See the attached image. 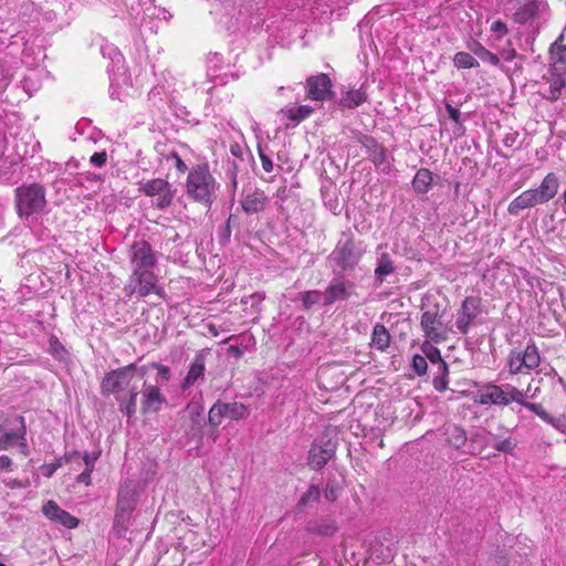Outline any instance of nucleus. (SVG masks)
Returning a JSON list of instances; mask_svg holds the SVG:
<instances>
[{"instance_id":"nucleus-12","label":"nucleus","mask_w":566,"mask_h":566,"mask_svg":"<svg viewBox=\"0 0 566 566\" xmlns=\"http://www.w3.org/2000/svg\"><path fill=\"white\" fill-rule=\"evenodd\" d=\"M306 98L316 102L329 101L335 96L333 83L326 73L311 75L306 78Z\"/></svg>"},{"instance_id":"nucleus-10","label":"nucleus","mask_w":566,"mask_h":566,"mask_svg":"<svg viewBox=\"0 0 566 566\" xmlns=\"http://www.w3.org/2000/svg\"><path fill=\"white\" fill-rule=\"evenodd\" d=\"M363 256V251L357 247L354 238L338 244L332 253L333 261L343 270L354 269Z\"/></svg>"},{"instance_id":"nucleus-48","label":"nucleus","mask_w":566,"mask_h":566,"mask_svg":"<svg viewBox=\"0 0 566 566\" xmlns=\"http://www.w3.org/2000/svg\"><path fill=\"white\" fill-rule=\"evenodd\" d=\"M151 366H153V368H155L157 370L158 376L164 381H168L170 379V369H169V367H167L165 365H161V364H158V363H154Z\"/></svg>"},{"instance_id":"nucleus-54","label":"nucleus","mask_w":566,"mask_h":566,"mask_svg":"<svg viewBox=\"0 0 566 566\" xmlns=\"http://www.w3.org/2000/svg\"><path fill=\"white\" fill-rule=\"evenodd\" d=\"M513 447V443L509 439L502 440L495 444V449L503 452L512 451Z\"/></svg>"},{"instance_id":"nucleus-11","label":"nucleus","mask_w":566,"mask_h":566,"mask_svg":"<svg viewBox=\"0 0 566 566\" xmlns=\"http://www.w3.org/2000/svg\"><path fill=\"white\" fill-rule=\"evenodd\" d=\"M130 263L133 270L153 271L157 263L151 245L146 240L135 241L129 249Z\"/></svg>"},{"instance_id":"nucleus-62","label":"nucleus","mask_w":566,"mask_h":566,"mask_svg":"<svg viewBox=\"0 0 566 566\" xmlns=\"http://www.w3.org/2000/svg\"><path fill=\"white\" fill-rule=\"evenodd\" d=\"M563 199H564V203H565V206H566V190H565V191H564V193H563Z\"/></svg>"},{"instance_id":"nucleus-14","label":"nucleus","mask_w":566,"mask_h":566,"mask_svg":"<svg viewBox=\"0 0 566 566\" xmlns=\"http://www.w3.org/2000/svg\"><path fill=\"white\" fill-rule=\"evenodd\" d=\"M482 300L480 297L467 296L462 303L458 314L455 325L463 335L468 334L471 324L482 313Z\"/></svg>"},{"instance_id":"nucleus-38","label":"nucleus","mask_w":566,"mask_h":566,"mask_svg":"<svg viewBox=\"0 0 566 566\" xmlns=\"http://www.w3.org/2000/svg\"><path fill=\"white\" fill-rule=\"evenodd\" d=\"M506 389L507 390H505V396L507 399V405L511 402H517L524 407V403H526V401H524V392L511 385H506Z\"/></svg>"},{"instance_id":"nucleus-24","label":"nucleus","mask_w":566,"mask_h":566,"mask_svg":"<svg viewBox=\"0 0 566 566\" xmlns=\"http://www.w3.org/2000/svg\"><path fill=\"white\" fill-rule=\"evenodd\" d=\"M391 342V336L389 334V331L382 324H376L373 329L371 335V347L385 352L389 346Z\"/></svg>"},{"instance_id":"nucleus-22","label":"nucleus","mask_w":566,"mask_h":566,"mask_svg":"<svg viewBox=\"0 0 566 566\" xmlns=\"http://www.w3.org/2000/svg\"><path fill=\"white\" fill-rule=\"evenodd\" d=\"M206 369V359L202 353L196 355L186 377L181 382V389L190 388L203 375Z\"/></svg>"},{"instance_id":"nucleus-40","label":"nucleus","mask_w":566,"mask_h":566,"mask_svg":"<svg viewBox=\"0 0 566 566\" xmlns=\"http://www.w3.org/2000/svg\"><path fill=\"white\" fill-rule=\"evenodd\" d=\"M412 369L418 376L426 375L427 369H428L427 359L422 355H419V354L413 355Z\"/></svg>"},{"instance_id":"nucleus-17","label":"nucleus","mask_w":566,"mask_h":566,"mask_svg":"<svg viewBox=\"0 0 566 566\" xmlns=\"http://www.w3.org/2000/svg\"><path fill=\"white\" fill-rule=\"evenodd\" d=\"M240 203L247 214H255L266 208L269 197L262 189L254 188L243 195Z\"/></svg>"},{"instance_id":"nucleus-45","label":"nucleus","mask_w":566,"mask_h":566,"mask_svg":"<svg viewBox=\"0 0 566 566\" xmlns=\"http://www.w3.org/2000/svg\"><path fill=\"white\" fill-rule=\"evenodd\" d=\"M106 160L107 155L105 151L94 153L90 158V163L96 167H103L106 164Z\"/></svg>"},{"instance_id":"nucleus-35","label":"nucleus","mask_w":566,"mask_h":566,"mask_svg":"<svg viewBox=\"0 0 566 566\" xmlns=\"http://www.w3.org/2000/svg\"><path fill=\"white\" fill-rule=\"evenodd\" d=\"M321 497V490L317 485H310L307 491L301 496L298 500L297 506L304 507L308 505L310 503L317 502Z\"/></svg>"},{"instance_id":"nucleus-36","label":"nucleus","mask_w":566,"mask_h":566,"mask_svg":"<svg viewBox=\"0 0 566 566\" xmlns=\"http://www.w3.org/2000/svg\"><path fill=\"white\" fill-rule=\"evenodd\" d=\"M565 87V81L560 77L554 78L549 83L548 92L544 95L545 98L555 102L562 95V90Z\"/></svg>"},{"instance_id":"nucleus-60","label":"nucleus","mask_w":566,"mask_h":566,"mask_svg":"<svg viewBox=\"0 0 566 566\" xmlns=\"http://www.w3.org/2000/svg\"><path fill=\"white\" fill-rule=\"evenodd\" d=\"M229 350L233 353L237 357L242 356V350L238 346H230Z\"/></svg>"},{"instance_id":"nucleus-43","label":"nucleus","mask_w":566,"mask_h":566,"mask_svg":"<svg viewBox=\"0 0 566 566\" xmlns=\"http://www.w3.org/2000/svg\"><path fill=\"white\" fill-rule=\"evenodd\" d=\"M318 296H319L318 291H306V292L302 293L301 300L303 302L304 307L306 310L311 308L312 305L317 303Z\"/></svg>"},{"instance_id":"nucleus-56","label":"nucleus","mask_w":566,"mask_h":566,"mask_svg":"<svg viewBox=\"0 0 566 566\" xmlns=\"http://www.w3.org/2000/svg\"><path fill=\"white\" fill-rule=\"evenodd\" d=\"M61 461L62 460H57L55 463L49 465L46 474L48 476H51L62 465Z\"/></svg>"},{"instance_id":"nucleus-25","label":"nucleus","mask_w":566,"mask_h":566,"mask_svg":"<svg viewBox=\"0 0 566 566\" xmlns=\"http://www.w3.org/2000/svg\"><path fill=\"white\" fill-rule=\"evenodd\" d=\"M432 182V172L427 168H421L416 172V176L413 177L412 188L417 193L424 195L431 189Z\"/></svg>"},{"instance_id":"nucleus-63","label":"nucleus","mask_w":566,"mask_h":566,"mask_svg":"<svg viewBox=\"0 0 566 566\" xmlns=\"http://www.w3.org/2000/svg\"><path fill=\"white\" fill-rule=\"evenodd\" d=\"M0 566H7V565H6V564H3V563H0Z\"/></svg>"},{"instance_id":"nucleus-52","label":"nucleus","mask_w":566,"mask_h":566,"mask_svg":"<svg viewBox=\"0 0 566 566\" xmlns=\"http://www.w3.org/2000/svg\"><path fill=\"white\" fill-rule=\"evenodd\" d=\"M446 109L450 116V118L457 123V124H460V117H461V113L458 108H455L454 106H452L451 104H447L446 105Z\"/></svg>"},{"instance_id":"nucleus-61","label":"nucleus","mask_w":566,"mask_h":566,"mask_svg":"<svg viewBox=\"0 0 566 566\" xmlns=\"http://www.w3.org/2000/svg\"><path fill=\"white\" fill-rule=\"evenodd\" d=\"M515 54H516V53H515V50H512V51L509 53V55L505 57V60H507V61L513 60V59L515 57Z\"/></svg>"},{"instance_id":"nucleus-49","label":"nucleus","mask_w":566,"mask_h":566,"mask_svg":"<svg viewBox=\"0 0 566 566\" xmlns=\"http://www.w3.org/2000/svg\"><path fill=\"white\" fill-rule=\"evenodd\" d=\"M93 471L94 470H92V469L85 468L84 471L76 476V481L78 483L85 484L86 486L91 485L92 484L91 475H92Z\"/></svg>"},{"instance_id":"nucleus-53","label":"nucleus","mask_w":566,"mask_h":566,"mask_svg":"<svg viewBox=\"0 0 566 566\" xmlns=\"http://www.w3.org/2000/svg\"><path fill=\"white\" fill-rule=\"evenodd\" d=\"M337 531V526L334 522H329L325 525H322L318 530L319 533L324 534V535H334Z\"/></svg>"},{"instance_id":"nucleus-59","label":"nucleus","mask_w":566,"mask_h":566,"mask_svg":"<svg viewBox=\"0 0 566 566\" xmlns=\"http://www.w3.org/2000/svg\"><path fill=\"white\" fill-rule=\"evenodd\" d=\"M207 328L212 336L217 337L219 335L217 326L214 324H208Z\"/></svg>"},{"instance_id":"nucleus-37","label":"nucleus","mask_w":566,"mask_h":566,"mask_svg":"<svg viewBox=\"0 0 566 566\" xmlns=\"http://www.w3.org/2000/svg\"><path fill=\"white\" fill-rule=\"evenodd\" d=\"M394 271L395 268L388 254H382L375 270L376 275L382 279L384 276L391 274Z\"/></svg>"},{"instance_id":"nucleus-32","label":"nucleus","mask_w":566,"mask_h":566,"mask_svg":"<svg viewBox=\"0 0 566 566\" xmlns=\"http://www.w3.org/2000/svg\"><path fill=\"white\" fill-rule=\"evenodd\" d=\"M130 524H132V514L130 513L115 512L113 531L117 537H125Z\"/></svg>"},{"instance_id":"nucleus-27","label":"nucleus","mask_w":566,"mask_h":566,"mask_svg":"<svg viewBox=\"0 0 566 566\" xmlns=\"http://www.w3.org/2000/svg\"><path fill=\"white\" fill-rule=\"evenodd\" d=\"M281 113L291 122L298 124L311 116L314 113V109L310 105H301L285 107L281 111Z\"/></svg>"},{"instance_id":"nucleus-21","label":"nucleus","mask_w":566,"mask_h":566,"mask_svg":"<svg viewBox=\"0 0 566 566\" xmlns=\"http://www.w3.org/2000/svg\"><path fill=\"white\" fill-rule=\"evenodd\" d=\"M368 99L367 91L361 85L359 88H349L342 93L338 105L344 109H355Z\"/></svg>"},{"instance_id":"nucleus-47","label":"nucleus","mask_w":566,"mask_h":566,"mask_svg":"<svg viewBox=\"0 0 566 566\" xmlns=\"http://www.w3.org/2000/svg\"><path fill=\"white\" fill-rule=\"evenodd\" d=\"M491 31L499 33L500 38L506 35L509 33V29H507L506 24L501 20H496L491 24Z\"/></svg>"},{"instance_id":"nucleus-2","label":"nucleus","mask_w":566,"mask_h":566,"mask_svg":"<svg viewBox=\"0 0 566 566\" xmlns=\"http://www.w3.org/2000/svg\"><path fill=\"white\" fill-rule=\"evenodd\" d=\"M218 182L207 163L193 165L186 178V193L195 202L206 207L216 199Z\"/></svg>"},{"instance_id":"nucleus-8","label":"nucleus","mask_w":566,"mask_h":566,"mask_svg":"<svg viewBox=\"0 0 566 566\" xmlns=\"http://www.w3.org/2000/svg\"><path fill=\"white\" fill-rule=\"evenodd\" d=\"M130 282L132 284L124 289L128 297L135 292H137L140 297H146L150 294L164 297V293L157 284V276L154 271L138 272V270H133Z\"/></svg>"},{"instance_id":"nucleus-26","label":"nucleus","mask_w":566,"mask_h":566,"mask_svg":"<svg viewBox=\"0 0 566 566\" xmlns=\"http://www.w3.org/2000/svg\"><path fill=\"white\" fill-rule=\"evenodd\" d=\"M420 349L421 352L423 353V355L426 356L424 358H428L432 364H440V369L444 373V374H448V365L447 363L442 359L441 357V353L439 350V348H437L436 346H433L432 342L431 340H428L426 339L421 346H420Z\"/></svg>"},{"instance_id":"nucleus-19","label":"nucleus","mask_w":566,"mask_h":566,"mask_svg":"<svg viewBox=\"0 0 566 566\" xmlns=\"http://www.w3.org/2000/svg\"><path fill=\"white\" fill-rule=\"evenodd\" d=\"M359 142L376 167H380L387 161L386 149L374 137L363 135Z\"/></svg>"},{"instance_id":"nucleus-29","label":"nucleus","mask_w":566,"mask_h":566,"mask_svg":"<svg viewBox=\"0 0 566 566\" xmlns=\"http://www.w3.org/2000/svg\"><path fill=\"white\" fill-rule=\"evenodd\" d=\"M526 368L528 373L541 365V354L534 340H530L523 349Z\"/></svg>"},{"instance_id":"nucleus-42","label":"nucleus","mask_w":566,"mask_h":566,"mask_svg":"<svg viewBox=\"0 0 566 566\" xmlns=\"http://www.w3.org/2000/svg\"><path fill=\"white\" fill-rule=\"evenodd\" d=\"M339 493L340 486L337 483L331 481L327 482L324 491V496L327 501L335 502L338 499Z\"/></svg>"},{"instance_id":"nucleus-16","label":"nucleus","mask_w":566,"mask_h":566,"mask_svg":"<svg viewBox=\"0 0 566 566\" xmlns=\"http://www.w3.org/2000/svg\"><path fill=\"white\" fill-rule=\"evenodd\" d=\"M42 512L49 520L63 525L69 530L76 528L78 526V518L61 509L57 503L53 500L48 501L42 506Z\"/></svg>"},{"instance_id":"nucleus-33","label":"nucleus","mask_w":566,"mask_h":566,"mask_svg":"<svg viewBox=\"0 0 566 566\" xmlns=\"http://www.w3.org/2000/svg\"><path fill=\"white\" fill-rule=\"evenodd\" d=\"M453 64L457 69H474L479 67V61L468 52L460 51L453 56Z\"/></svg>"},{"instance_id":"nucleus-28","label":"nucleus","mask_w":566,"mask_h":566,"mask_svg":"<svg viewBox=\"0 0 566 566\" xmlns=\"http://www.w3.org/2000/svg\"><path fill=\"white\" fill-rule=\"evenodd\" d=\"M507 366L512 375L528 373L523 350H511L507 357Z\"/></svg>"},{"instance_id":"nucleus-3","label":"nucleus","mask_w":566,"mask_h":566,"mask_svg":"<svg viewBox=\"0 0 566 566\" xmlns=\"http://www.w3.org/2000/svg\"><path fill=\"white\" fill-rule=\"evenodd\" d=\"M559 186L560 181L557 175L548 172L537 188L523 191L510 202L509 213L517 216L522 210L551 201L558 193Z\"/></svg>"},{"instance_id":"nucleus-15","label":"nucleus","mask_w":566,"mask_h":566,"mask_svg":"<svg viewBox=\"0 0 566 566\" xmlns=\"http://www.w3.org/2000/svg\"><path fill=\"white\" fill-rule=\"evenodd\" d=\"M165 400V396L157 385H145L142 390L140 412L143 415L158 412Z\"/></svg>"},{"instance_id":"nucleus-7","label":"nucleus","mask_w":566,"mask_h":566,"mask_svg":"<svg viewBox=\"0 0 566 566\" xmlns=\"http://www.w3.org/2000/svg\"><path fill=\"white\" fill-rule=\"evenodd\" d=\"M421 329L428 340L441 344L448 340L451 328L443 322V315L439 310H428L421 314Z\"/></svg>"},{"instance_id":"nucleus-41","label":"nucleus","mask_w":566,"mask_h":566,"mask_svg":"<svg viewBox=\"0 0 566 566\" xmlns=\"http://www.w3.org/2000/svg\"><path fill=\"white\" fill-rule=\"evenodd\" d=\"M448 440L453 447L459 449L467 441L465 432L460 428H454Z\"/></svg>"},{"instance_id":"nucleus-31","label":"nucleus","mask_w":566,"mask_h":566,"mask_svg":"<svg viewBox=\"0 0 566 566\" xmlns=\"http://www.w3.org/2000/svg\"><path fill=\"white\" fill-rule=\"evenodd\" d=\"M135 510V499L128 490H119L115 512L130 513Z\"/></svg>"},{"instance_id":"nucleus-4","label":"nucleus","mask_w":566,"mask_h":566,"mask_svg":"<svg viewBox=\"0 0 566 566\" xmlns=\"http://www.w3.org/2000/svg\"><path fill=\"white\" fill-rule=\"evenodd\" d=\"M14 197L17 212L21 218L41 212L46 206L45 189L36 182L18 187Z\"/></svg>"},{"instance_id":"nucleus-57","label":"nucleus","mask_w":566,"mask_h":566,"mask_svg":"<svg viewBox=\"0 0 566 566\" xmlns=\"http://www.w3.org/2000/svg\"><path fill=\"white\" fill-rule=\"evenodd\" d=\"M78 458H80V453L74 451L72 453L65 454L64 455V461L66 463H69V462H72L73 460L78 459Z\"/></svg>"},{"instance_id":"nucleus-30","label":"nucleus","mask_w":566,"mask_h":566,"mask_svg":"<svg viewBox=\"0 0 566 566\" xmlns=\"http://www.w3.org/2000/svg\"><path fill=\"white\" fill-rule=\"evenodd\" d=\"M469 49L482 61L489 62L494 66H497L500 64L499 56L495 53L488 50L485 46H483L480 42L475 40L472 41V43L469 44Z\"/></svg>"},{"instance_id":"nucleus-44","label":"nucleus","mask_w":566,"mask_h":566,"mask_svg":"<svg viewBox=\"0 0 566 566\" xmlns=\"http://www.w3.org/2000/svg\"><path fill=\"white\" fill-rule=\"evenodd\" d=\"M99 454H101V452H96V453L84 452V454L82 455V460L85 464V468L94 470L95 462L99 458Z\"/></svg>"},{"instance_id":"nucleus-9","label":"nucleus","mask_w":566,"mask_h":566,"mask_svg":"<svg viewBox=\"0 0 566 566\" xmlns=\"http://www.w3.org/2000/svg\"><path fill=\"white\" fill-rule=\"evenodd\" d=\"M139 191L147 197H156L155 206L163 210L172 203L177 190L167 179L155 178L144 184Z\"/></svg>"},{"instance_id":"nucleus-20","label":"nucleus","mask_w":566,"mask_h":566,"mask_svg":"<svg viewBox=\"0 0 566 566\" xmlns=\"http://www.w3.org/2000/svg\"><path fill=\"white\" fill-rule=\"evenodd\" d=\"M544 4L543 0H527L521 3L513 14V20L518 24H526L538 15Z\"/></svg>"},{"instance_id":"nucleus-50","label":"nucleus","mask_w":566,"mask_h":566,"mask_svg":"<svg viewBox=\"0 0 566 566\" xmlns=\"http://www.w3.org/2000/svg\"><path fill=\"white\" fill-rule=\"evenodd\" d=\"M171 157L175 159V167L178 172L185 174L188 170L186 163L181 159L177 151L171 153Z\"/></svg>"},{"instance_id":"nucleus-23","label":"nucleus","mask_w":566,"mask_h":566,"mask_svg":"<svg viewBox=\"0 0 566 566\" xmlns=\"http://www.w3.org/2000/svg\"><path fill=\"white\" fill-rule=\"evenodd\" d=\"M324 304L332 305L338 300L348 298L349 294L347 292L346 285L342 281H333L324 292Z\"/></svg>"},{"instance_id":"nucleus-5","label":"nucleus","mask_w":566,"mask_h":566,"mask_svg":"<svg viewBox=\"0 0 566 566\" xmlns=\"http://www.w3.org/2000/svg\"><path fill=\"white\" fill-rule=\"evenodd\" d=\"M249 416V408L242 402L216 401L208 412V423L213 428V439L218 437V427L224 418L231 420H242Z\"/></svg>"},{"instance_id":"nucleus-34","label":"nucleus","mask_w":566,"mask_h":566,"mask_svg":"<svg viewBox=\"0 0 566 566\" xmlns=\"http://www.w3.org/2000/svg\"><path fill=\"white\" fill-rule=\"evenodd\" d=\"M49 352L57 360H65L67 350L56 336H51L49 339Z\"/></svg>"},{"instance_id":"nucleus-58","label":"nucleus","mask_w":566,"mask_h":566,"mask_svg":"<svg viewBox=\"0 0 566 566\" xmlns=\"http://www.w3.org/2000/svg\"><path fill=\"white\" fill-rule=\"evenodd\" d=\"M495 566H510L507 558L501 556L495 560Z\"/></svg>"},{"instance_id":"nucleus-6","label":"nucleus","mask_w":566,"mask_h":566,"mask_svg":"<svg viewBox=\"0 0 566 566\" xmlns=\"http://www.w3.org/2000/svg\"><path fill=\"white\" fill-rule=\"evenodd\" d=\"M14 426L9 419H6L0 424V450H9L14 446H19L23 455L29 454L27 443V430L24 424V418L18 416L14 418Z\"/></svg>"},{"instance_id":"nucleus-55","label":"nucleus","mask_w":566,"mask_h":566,"mask_svg":"<svg viewBox=\"0 0 566 566\" xmlns=\"http://www.w3.org/2000/svg\"><path fill=\"white\" fill-rule=\"evenodd\" d=\"M12 468V460L8 455H0V470L10 471Z\"/></svg>"},{"instance_id":"nucleus-39","label":"nucleus","mask_w":566,"mask_h":566,"mask_svg":"<svg viewBox=\"0 0 566 566\" xmlns=\"http://www.w3.org/2000/svg\"><path fill=\"white\" fill-rule=\"evenodd\" d=\"M524 407L535 415H537L542 420H544L547 423H554V418L549 416V413L543 408L541 403H534V402H526L524 403Z\"/></svg>"},{"instance_id":"nucleus-18","label":"nucleus","mask_w":566,"mask_h":566,"mask_svg":"<svg viewBox=\"0 0 566 566\" xmlns=\"http://www.w3.org/2000/svg\"><path fill=\"white\" fill-rule=\"evenodd\" d=\"M476 402L481 405H502L507 406V399L505 396V390L503 387L488 384L482 387V389L478 392Z\"/></svg>"},{"instance_id":"nucleus-51","label":"nucleus","mask_w":566,"mask_h":566,"mask_svg":"<svg viewBox=\"0 0 566 566\" xmlns=\"http://www.w3.org/2000/svg\"><path fill=\"white\" fill-rule=\"evenodd\" d=\"M259 157H260L263 170L266 172H271L273 170V163H272L271 158L261 150L259 151Z\"/></svg>"},{"instance_id":"nucleus-1","label":"nucleus","mask_w":566,"mask_h":566,"mask_svg":"<svg viewBox=\"0 0 566 566\" xmlns=\"http://www.w3.org/2000/svg\"><path fill=\"white\" fill-rule=\"evenodd\" d=\"M136 370V364H128L106 373L101 381L102 395H113L127 418H132L137 410Z\"/></svg>"},{"instance_id":"nucleus-13","label":"nucleus","mask_w":566,"mask_h":566,"mask_svg":"<svg viewBox=\"0 0 566 566\" xmlns=\"http://www.w3.org/2000/svg\"><path fill=\"white\" fill-rule=\"evenodd\" d=\"M337 443L331 439L322 442H313L308 451L307 464L311 469L322 470L336 453Z\"/></svg>"},{"instance_id":"nucleus-46","label":"nucleus","mask_w":566,"mask_h":566,"mask_svg":"<svg viewBox=\"0 0 566 566\" xmlns=\"http://www.w3.org/2000/svg\"><path fill=\"white\" fill-rule=\"evenodd\" d=\"M447 377H448V374H444L442 371V376L441 377H436L433 379V387H434L436 390L442 392V391H446L448 389L449 381H448Z\"/></svg>"}]
</instances>
